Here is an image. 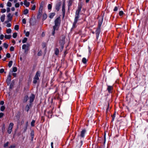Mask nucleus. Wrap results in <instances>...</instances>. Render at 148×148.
<instances>
[{"label":"nucleus","instance_id":"58836bf2","mask_svg":"<svg viewBox=\"0 0 148 148\" xmlns=\"http://www.w3.org/2000/svg\"><path fill=\"white\" fill-rule=\"evenodd\" d=\"M14 48L13 46H11L10 48V50L11 51H14Z\"/></svg>","mask_w":148,"mask_h":148},{"label":"nucleus","instance_id":"13d9d810","mask_svg":"<svg viewBox=\"0 0 148 148\" xmlns=\"http://www.w3.org/2000/svg\"><path fill=\"white\" fill-rule=\"evenodd\" d=\"M51 148H53V142H51Z\"/></svg>","mask_w":148,"mask_h":148},{"label":"nucleus","instance_id":"39448f33","mask_svg":"<svg viewBox=\"0 0 148 148\" xmlns=\"http://www.w3.org/2000/svg\"><path fill=\"white\" fill-rule=\"evenodd\" d=\"M13 126L14 124L12 123H11L9 124L8 130V134H10L11 133Z\"/></svg>","mask_w":148,"mask_h":148},{"label":"nucleus","instance_id":"f3484780","mask_svg":"<svg viewBox=\"0 0 148 148\" xmlns=\"http://www.w3.org/2000/svg\"><path fill=\"white\" fill-rule=\"evenodd\" d=\"M4 37L6 39H10L11 37V36L10 35H5Z\"/></svg>","mask_w":148,"mask_h":148},{"label":"nucleus","instance_id":"f704fd0d","mask_svg":"<svg viewBox=\"0 0 148 148\" xmlns=\"http://www.w3.org/2000/svg\"><path fill=\"white\" fill-rule=\"evenodd\" d=\"M29 109V106L28 105H27L26 106V108H25V110L27 111V112H28Z\"/></svg>","mask_w":148,"mask_h":148},{"label":"nucleus","instance_id":"603ef678","mask_svg":"<svg viewBox=\"0 0 148 148\" xmlns=\"http://www.w3.org/2000/svg\"><path fill=\"white\" fill-rule=\"evenodd\" d=\"M11 25L10 23H8L6 25V26L7 27H11Z\"/></svg>","mask_w":148,"mask_h":148},{"label":"nucleus","instance_id":"0e129e2a","mask_svg":"<svg viewBox=\"0 0 148 148\" xmlns=\"http://www.w3.org/2000/svg\"><path fill=\"white\" fill-rule=\"evenodd\" d=\"M31 3L32 4H33L34 3V0H32L31 2Z\"/></svg>","mask_w":148,"mask_h":148},{"label":"nucleus","instance_id":"a878e982","mask_svg":"<svg viewBox=\"0 0 148 148\" xmlns=\"http://www.w3.org/2000/svg\"><path fill=\"white\" fill-rule=\"evenodd\" d=\"M5 108V107L4 106H2L0 108V110L1 111H3Z\"/></svg>","mask_w":148,"mask_h":148},{"label":"nucleus","instance_id":"c9c22d12","mask_svg":"<svg viewBox=\"0 0 148 148\" xmlns=\"http://www.w3.org/2000/svg\"><path fill=\"white\" fill-rule=\"evenodd\" d=\"M20 5L18 3H16L15 4V6L16 8H18Z\"/></svg>","mask_w":148,"mask_h":148},{"label":"nucleus","instance_id":"c03bdc74","mask_svg":"<svg viewBox=\"0 0 148 148\" xmlns=\"http://www.w3.org/2000/svg\"><path fill=\"white\" fill-rule=\"evenodd\" d=\"M6 56L8 58H9L10 57V55L9 53H7L6 54Z\"/></svg>","mask_w":148,"mask_h":148},{"label":"nucleus","instance_id":"c756f323","mask_svg":"<svg viewBox=\"0 0 148 148\" xmlns=\"http://www.w3.org/2000/svg\"><path fill=\"white\" fill-rule=\"evenodd\" d=\"M31 136L32 137V140H33V138H34V133L33 131L31 133Z\"/></svg>","mask_w":148,"mask_h":148},{"label":"nucleus","instance_id":"4468645a","mask_svg":"<svg viewBox=\"0 0 148 148\" xmlns=\"http://www.w3.org/2000/svg\"><path fill=\"white\" fill-rule=\"evenodd\" d=\"M28 99V97L27 96H25L23 99V102H26Z\"/></svg>","mask_w":148,"mask_h":148},{"label":"nucleus","instance_id":"dca6fc26","mask_svg":"<svg viewBox=\"0 0 148 148\" xmlns=\"http://www.w3.org/2000/svg\"><path fill=\"white\" fill-rule=\"evenodd\" d=\"M112 86H108L107 88V90L109 92H110L111 90H112Z\"/></svg>","mask_w":148,"mask_h":148},{"label":"nucleus","instance_id":"4d7b16f0","mask_svg":"<svg viewBox=\"0 0 148 148\" xmlns=\"http://www.w3.org/2000/svg\"><path fill=\"white\" fill-rule=\"evenodd\" d=\"M12 75L14 76V77H15L16 76V74L15 73H13Z\"/></svg>","mask_w":148,"mask_h":148},{"label":"nucleus","instance_id":"a18cd8bd","mask_svg":"<svg viewBox=\"0 0 148 148\" xmlns=\"http://www.w3.org/2000/svg\"><path fill=\"white\" fill-rule=\"evenodd\" d=\"M62 11L63 13L65 12L64 6V5H63V6L62 7Z\"/></svg>","mask_w":148,"mask_h":148},{"label":"nucleus","instance_id":"2f4dec72","mask_svg":"<svg viewBox=\"0 0 148 148\" xmlns=\"http://www.w3.org/2000/svg\"><path fill=\"white\" fill-rule=\"evenodd\" d=\"M7 6L9 7H10L12 6V3L10 2H8L7 3Z\"/></svg>","mask_w":148,"mask_h":148},{"label":"nucleus","instance_id":"0eeeda50","mask_svg":"<svg viewBox=\"0 0 148 148\" xmlns=\"http://www.w3.org/2000/svg\"><path fill=\"white\" fill-rule=\"evenodd\" d=\"M43 8V7L42 6H40V7L39 10V12L38 13V18H40L41 16V13L40 12V11H41L42 12Z\"/></svg>","mask_w":148,"mask_h":148},{"label":"nucleus","instance_id":"9d476101","mask_svg":"<svg viewBox=\"0 0 148 148\" xmlns=\"http://www.w3.org/2000/svg\"><path fill=\"white\" fill-rule=\"evenodd\" d=\"M61 5V3H57L56 6V9L58 11H59L60 9V6Z\"/></svg>","mask_w":148,"mask_h":148},{"label":"nucleus","instance_id":"338daca9","mask_svg":"<svg viewBox=\"0 0 148 148\" xmlns=\"http://www.w3.org/2000/svg\"><path fill=\"white\" fill-rule=\"evenodd\" d=\"M17 0H14V3H16L17 2Z\"/></svg>","mask_w":148,"mask_h":148},{"label":"nucleus","instance_id":"774afa93","mask_svg":"<svg viewBox=\"0 0 148 148\" xmlns=\"http://www.w3.org/2000/svg\"><path fill=\"white\" fill-rule=\"evenodd\" d=\"M23 3L22 2H21V3H20V5H23Z\"/></svg>","mask_w":148,"mask_h":148},{"label":"nucleus","instance_id":"6e6d98bb","mask_svg":"<svg viewBox=\"0 0 148 148\" xmlns=\"http://www.w3.org/2000/svg\"><path fill=\"white\" fill-rule=\"evenodd\" d=\"M4 103V102L3 101H1L0 102V104L3 105Z\"/></svg>","mask_w":148,"mask_h":148},{"label":"nucleus","instance_id":"de8ad7c7","mask_svg":"<svg viewBox=\"0 0 148 148\" xmlns=\"http://www.w3.org/2000/svg\"><path fill=\"white\" fill-rule=\"evenodd\" d=\"M118 7L116 6L115 7V8L114 9V11H116L118 10Z\"/></svg>","mask_w":148,"mask_h":148},{"label":"nucleus","instance_id":"8fccbe9b","mask_svg":"<svg viewBox=\"0 0 148 148\" xmlns=\"http://www.w3.org/2000/svg\"><path fill=\"white\" fill-rule=\"evenodd\" d=\"M4 72V70L3 69H1L0 70V73H2Z\"/></svg>","mask_w":148,"mask_h":148},{"label":"nucleus","instance_id":"9b49d317","mask_svg":"<svg viewBox=\"0 0 148 148\" xmlns=\"http://www.w3.org/2000/svg\"><path fill=\"white\" fill-rule=\"evenodd\" d=\"M55 13H51L49 14V17L50 18H52L55 15Z\"/></svg>","mask_w":148,"mask_h":148},{"label":"nucleus","instance_id":"49530a36","mask_svg":"<svg viewBox=\"0 0 148 148\" xmlns=\"http://www.w3.org/2000/svg\"><path fill=\"white\" fill-rule=\"evenodd\" d=\"M36 8V6L35 5H33L32 7L31 8V10H34Z\"/></svg>","mask_w":148,"mask_h":148},{"label":"nucleus","instance_id":"f257e3e1","mask_svg":"<svg viewBox=\"0 0 148 148\" xmlns=\"http://www.w3.org/2000/svg\"><path fill=\"white\" fill-rule=\"evenodd\" d=\"M60 17L57 18L54 21L55 25L53 26V29L52 31V34L54 36L55 32L58 30L60 24Z\"/></svg>","mask_w":148,"mask_h":148},{"label":"nucleus","instance_id":"ea45409f","mask_svg":"<svg viewBox=\"0 0 148 148\" xmlns=\"http://www.w3.org/2000/svg\"><path fill=\"white\" fill-rule=\"evenodd\" d=\"M29 32H27L25 33V35L27 37H28L29 36Z\"/></svg>","mask_w":148,"mask_h":148},{"label":"nucleus","instance_id":"473e14b6","mask_svg":"<svg viewBox=\"0 0 148 148\" xmlns=\"http://www.w3.org/2000/svg\"><path fill=\"white\" fill-rule=\"evenodd\" d=\"M35 123V121L34 120H32L31 123V125L32 126H34V124Z\"/></svg>","mask_w":148,"mask_h":148},{"label":"nucleus","instance_id":"a211bd4d","mask_svg":"<svg viewBox=\"0 0 148 148\" xmlns=\"http://www.w3.org/2000/svg\"><path fill=\"white\" fill-rule=\"evenodd\" d=\"M47 15L46 14H44L43 15V20H45L47 17Z\"/></svg>","mask_w":148,"mask_h":148},{"label":"nucleus","instance_id":"1a4fd4ad","mask_svg":"<svg viewBox=\"0 0 148 148\" xmlns=\"http://www.w3.org/2000/svg\"><path fill=\"white\" fill-rule=\"evenodd\" d=\"M100 25H99V27L97 29L96 31V33L97 38L98 37L100 33Z\"/></svg>","mask_w":148,"mask_h":148},{"label":"nucleus","instance_id":"5fc2aeb1","mask_svg":"<svg viewBox=\"0 0 148 148\" xmlns=\"http://www.w3.org/2000/svg\"><path fill=\"white\" fill-rule=\"evenodd\" d=\"M10 10V8H7V12H9Z\"/></svg>","mask_w":148,"mask_h":148},{"label":"nucleus","instance_id":"e2e57ef3","mask_svg":"<svg viewBox=\"0 0 148 148\" xmlns=\"http://www.w3.org/2000/svg\"><path fill=\"white\" fill-rule=\"evenodd\" d=\"M11 10L12 11H14L15 10V8L14 7H12L11 8Z\"/></svg>","mask_w":148,"mask_h":148},{"label":"nucleus","instance_id":"680f3d73","mask_svg":"<svg viewBox=\"0 0 148 148\" xmlns=\"http://www.w3.org/2000/svg\"><path fill=\"white\" fill-rule=\"evenodd\" d=\"M41 55V52H39L38 53V56H40Z\"/></svg>","mask_w":148,"mask_h":148},{"label":"nucleus","instance_id":"f03ea898","mask_svg":"<svg viewBox=\"0 0 148 148\" xmlns=\"http://www.w3.org/2000/svg\"><path fill=\"white\" fill-rule=\"evenodd\" d=\"M80 11V10L78 9L76 12V15L74 19V21L73 25V28H74L75 27V25L77 23L78 19L79 18V14Z\"/></svg>","mask_w":148,"mask_h":148},{"label":"nucleus","instance_id":"aec40b11","mask_svg":"<svg viewBox=\"0 0 148 148\" xmlns=\"http://www.w3.org/2000/svg\"><path fill=\"white\" fill-rule=\"evenodd\" d=\"M12 61H10L9 62L8 64V66L9 67H10L12 66Z\"/></svg>","mask_w":148,"mask_h":148},{"label":"nucleus","instance_id":"864d4df0","mask_svg":"<svg viewBox=\"0 0 148 148\" xmlns=\"http://www.w3.org/2000/svg\"><path fill=\"white\" fill-rule=\"evenodd\" d=\"M88 52L90 54V52L91 51V49L90 48V47L89 46H88Z\"/></svg>","mask_w":148,"mask_h":148},{"label":"nucleus","instance_id":"20e7f679","mask_svg":"<svg viewBox=\"0 0 148 148\" xmlns=\"http://www.w3.org/2000/svg\"><path fill=\"white\" fill-rule=\"evenodd\" d=\"M29 44H24L22 46V49L24 50L25 53H27L29 49Z\"/></svg>","mask_w":148,"mask_h":148},{"label":"nucleus","instance_id":"4be33fe9","mask_svg":"<svg viewBox=\"0 0 148 148\" xmlns=\"http://www.w3.org/2000/svg\"><path fill=\"white\" fill-rule=\"evenodd\" d=\"M86 61L87 60L85 58H83L82 59V62L83 63H84V64H85L86 63Z\"/></svg>","mask_w":148,"mask_h":148},{"label":"nucleus","instance_id":"ddd939ff","mask_svg":"<svg viewBox=\"0 0 148 148\" xmlns=\"http://www.w3.org/2000/svg\"><path fill=\"white\" fill-rule=\"evenodd\" d=\"M86 132V130H83L82 132L81 133V136L82 137H84V134Z\"/></svg>","mask_w":148,"mask_h":148},{"label":"nucleus","instance_id":"79ce46f5","mask_svg":"<svg viewBox=\"0 0 148 148\" xmlns=\"http://www.w3.org/2000/svg\"><path fill=\"white\" fill-rule=\"evenodd\" d=\"M8 142H7L6 143H5L4 145V147H7L8 146Z\"/></svg>","mask_w":148,"mask_h":148},{"label":"nucleus","instance_id":"052dcab7","mask_svg":"<svg viewBox=\"0 0 148 148\" xmlns=\"http://www.w3.org/2000/svg\"><path fill=\"white\" fill-rule=\"evenodd\" d=\"M15 147V146H13V145H12V146H10L9 148H14Z\"/></svg>","mask_w":148,"mask_h":148},{"label":"nucleus","instance_id":"72a5a7b5","mask_svg":"<svg viewBox=\"0 0 148 148\" xmlns=\"http://www.w3.org/2000/svg\"><path fill=\"white\" fill-rule=\"evenodd\" d=\"M17 36V33H14L13 35V37L14 38H15L16 36Z\"/></svg>","mask_w":148,"mask_h":148},{"label":"nucleus","instance_id":"6ab92c4d","mask_svg":"<svg viewBox=\"0 0 148 148\" xmlns=\"http://www.w3.org/2000/svg\"><path fill=\"white\" fill-rule=\"evenodd\" d=\"M27 40V38H25L22 40V42L23 43H26Z\"/></svg>","mask_w":148,"mask_h":148},{"label":"nucleus","instance_id":"6e6552de","mask_svg":"<svg viewBox=\"0 0 148 148\" xmlns=\"http://www.w3.org/2000/svg\"><path fill=\"white\" fill-rule=\"evenodd\" d=\"M34 98V95L33 94H32L29 98V102L30 103H32L33 101Z\"/></svg>","mask_w":148,"mask_h":148},{"label":"nucleus","instance_id":"4c0bfd02","mask_svg":"<svg viewBox=\"0 0 148 148\" xmlns=\"http://www.w3.org/2000/svg\"><path fill=\"white\" fill-rule=\"evenodd\" d=\"M123 14V11H121L119 12V15L120 16H122Z\"/></svg>","mask_w":148,"mask_h":148},{"label":"nucleus","instance_id":"393cba45","mask_svg":"<svg viewBox=\"0 0 148 148\" xmlns=\"http://www.w3.org/2000/svg\"><path fill=\"white\" fill-rule=\"evenodd\" d=\"M28 13V10L27 9H26L24 11V14H26Z\"/></svg>","mask_w":148,"mask_h":148},{"label":"nucleus","instance_id":"2eb2a0df","mask_svg":"<svg viewBox=\"0 0 148 148\" xmlns=\"http://www.w3.org/2000/svg\"><path fill=\"white\" fill-rule=\"evenodd\" d=\"M59 50L58 48H56L55 49V53L56 55H58V54Z\"/></svg>","mask_w":148,"mask_h":148},{"label":"nucleus","instance_id":"b1692460","mask_svg":"<svg viewBox=\"0 0 148 148\" xmlns=\"http://www.w3.org/2000/svg\"><path fill=\"white\" fill-rule=\"evenodd\" d=\"M24 4L26 7H28L30 3L29 2H27L26 3H24Z\"/></svg>","mask_w":148,"mask_h":148},{"label":"nucleus","instance_id":"e433bc0d","mask_svg":"<svg viewBox=\"0 0 148 148\" xmlns=\"http://www.w3.org/2000/svg\"><path fill=\"white\" fill-rule=\"evenodd\" d=\"M17 69L16 67H14L13 68V71L14 72H16L17 71Z\"/></svg>","mask_w":148,"mask_h":148},{"label":"nucleus","instance_id":"5701e85b","mask_svg":"<svg viewBox=\"0 0 148 148\" xmlns=\"http://www.w3.org/2000/svg\"><path fill=\"white\" fill-rule=\"evenodd\" d=\"M7 17L9 19H11L12 18V16L11 15V14L10 13H9Z\"/></svg>","mask_w":148,"mask_h":148},{"label":"nucleus","instance_id":"a19ab883","mask_svg":"<svg viewBox=\"0 0 148 148\" xmlns=\"http://www.w3.org/2000/svg\"><path fill=\"white\" fill-rule=\"evenodd\" d=\"M22 22L23 23L25 24L26 23V20L25 18H23L22 20Z\"/></svg>","mask_w":148,"mask_h":148},{"label":"nucleus","instance_id":"f8f14e48","mask_svg":"<svg viewBox=\"0 0 148 148\" xmlns=\"http://www.w3.org/2000/svg\"><path fill=\"white\" fill-rule=\"evenodd\" d=\"M5 15L4 14H3L0 17V19L1 20V21L3 22L4 21L5 18Z\"/></svg>","mask_w":148,"mask_h":148},{"label":"nucleus","instance_id":"bb28decb","mask_svg":"<svg viewBox=\"0 0 148 148\" xmlns=\"http://www.w3.org/2000/svg\"><path fill=\"white\" fill-rule=\"evenodd\" d=\"M11 32V30L10 29H8L6 30V32L7 34H10V33Z\"/></svg>","mask_w":148,"mask_h":148},{"label":"nucleus","instance_id":"412c9836","mask_svg":"<svg viewBox=\"0 0 148 148\" xmlns=\"http://www.w3.org/2000/svg\"><path fill=\"white\" fill-rule=\"evenodd\" d=\"M11 80V75H9L8 76L7 81L8 82H10Z\"/></svg>","mask_w":148,"mask_h":148},{"label":"nucleus","instance_id":"c85d7f7f","mask_svg":"<svg viewBox=\"0 0 148 148\" xmlns=\"http://www.w3.org/2000/svg\"><path fill=\"white\" fill-rule=\"evenodd\" d=\"M52 8V5L50 4H49L48 5V8L49 10H51Z\"/></svg>","mask_w":148,"mask_h":148},{"label":"nucleus","instance_id":"09e8293b","mask_svg":"<svg viewBox=\"0 0 148 148\" xmlns=\"http://www.w3.org/2000/svg\"><path fill=\"white\" fill-rule=\"evenodd\" d=\"M6 10L5 9H3L2 10L1 12L2 13H4L6 12Z\"/></svg>","mask_w":148,"mask_h":148},{"label":"nucleus","instance_id":"423d86ee","mask_svg":"<svg viewBox=\"0 0 148 148\" xmlns=\"http://www.w3.org/2000/svg\"><path fill=\"white\" fill-rule=\"evenodd\" d=\"M59 42L62 49L63 47L64 44L65 43V37L64 36H62V38H60Z\"/></svg>","mask_w":148,"mask_h":148},{"label":"nucleus","instance_id":"69168bd1","mask_svg":"<svg viewBox=\"0 0 148 148\" xmlns=\"http://www.w3.org/2000/svg\"><path fill=\"white\" fill-rule=\"evenodd\" d=\"M27 126H26V127H25V129H24V131L25 132L26 131L27 129Z\"/></svg>","mask_w":148,"mask_h":148},{"label":"nucleus","instance_id":"7c9ffc66","mask_svg":"<svg viewBox=\"0 0 148 148\" xmlns=\"http://www.w3.org/2000/svg\"><path fill=\"white\" fill-rule=\"evenodd\" d=\"M19 29V26L18 25H16L15 26L14 29L16 30H18Z\"/></svg>","mask_w":148,"mask_h":148},{"label":"nucleus","instance_id":"7ed1b4c3","mask_svg":"<svg viewBox=\"0 0 148 148\" xmlns=\"http://www.w3.org/2000/svg\"><path fill=\"white\" fill-rule=\"evenodd\" d=\"M40 76V73L39 71H37L33 78V83L36 84L39 79V77Z\"/></svg>","mask_w":148,"mask_h":148},{"label":"nucleus","instance_id":"37998d69","mask_svg":"<svg viewBox=\"0 0 148 148\" xmlns=\"http://www.w3.org/2000/svg\"><path fill=\"white\" fill-rule=\"evenodd\" d=\"M4 36L3 34H1L0 36V39L1 40H3L4 38Z\"/></svg>","mask_w":148,"mask_h":148},{"label":"nucleus","instance_id":"cd10ccee","mask_svg":"<svg viewBox=\"0 0 148 148\" xmlns=\"http://www.w3.org/2000/svg\"><path fill=\"white\" fill-rule=\"evenodd\" d=\"M8 45L6 43H4L3 44V46L4 48L6 49H7L8 47Z\"/></svg>","mask_w":148,"mask_h":148},{"label":"nucleus","instance_id":"3c124183","mask_svg":"<svg viewBox=\"0 0 148 148\" xmlns=\"http://www.w3.org/2000/svg\"><path fill=\"white\" fill-rule=\"evenodd\" d=\"M3 116V113H0V118H1Z\"/></svg>","mask_w":148,"mask_h":148},{"label":"nucleus","instance_id":"bf43d9fd","mask_svg":"<svg viewBox=\"0 0 148 148\" xmlns=\"http://www.w3.org/2000/svg\"><path fill=\"white\" fill-rule=\"evenodd\" d=\"M3 5L1 4H0V8H3Z\"/></svg>","mask_w":148,"mask_h":148}]
</instances>
